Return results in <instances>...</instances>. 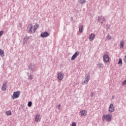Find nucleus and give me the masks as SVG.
<instances>
[{
    "instance_id": "f257e3e1",
    "label": "nucleus",
    "mask_w": 126,
    "mask_h": 126,
    "mask_svg": "<svg viewBox=\"0 0 126 126\" xmlns=\"http://www.w3.org/2000/svg\"><path fill=\"white\" fill-rule=\"evenodd\" d=\"M39 28V24H35L33 27V26L31 25V27L29 28V30L28 31V33H30V34H34L35 32H36V30Z\"/></svg>"
},
{
    "instance_id": "f03ea898",
    "label": "nucleus",
    "mask_w": 126,
    "mask_h": 126,
    "mask_svg": "<svg viewBox=\"0 0 126 126\" xmlns=\"http://www.w3.org/2000/svg\"><path fill=\"white\" fill-rule=\"evenodd\" d=\"M102 121H106V122H111L112 121V114H108L103 115L102 118Z\"/></svg>"
},
{
    "instance_id": "7ed1b4c3",
    "label": "nucleus",
    "mask_w": 126,
    "mask_h": 126,
    "mask_svg": "<svg viewBox=\"0 0 126 126\" xmlns=\"http://www.w3.org/2000/svg\"><path fill=\"white\" fill-rule=\"evenodd\" d=\"M29 69H31L32 72H34V71L36 70V64L33 63H31L29 66Z\"/></svg>"
},
{
    "instance_id": "20e7f679",
    "label": "nucleus",
    "mask_w": 126,
    "mask_h": 126,
    "mask_svg": "<svg viewBox=\"0 0 126 126\" xmlns=\"http://www.w3.org/2000/svg\"><path fill=\"white\" fill-rule=\"evenodd\" d=\"M19 96H20V91L14 92L13 94L12 98H13V99H16L18 98Z\"/></svg>"
},
{
    "instance_id": "39448f33",
    "label": "nucleus",
    "mask_w": 126,
    "mask_h": 126,
    "mask_svg": "<svg viewBox=\"0 0 126 126\" xmlns=\"http://www.w3.org/2000/svg\"><path fill=\"white\" fill-rule=\"evenodd\" d=\"M90 80V75L86 74L85 76V80L83 83V84H87Z\"/></svg>"
},
{
    "instance_id": "423d86ee",
    "label": "nucleus",
    "mask_w": 126,
    "mask_h": 126,
    "mask_svg": "<svg viewBox=\"0 0 126 126\" xmlns=\"http://www.w3.org/2000/svg\"><path fill=\"white\" fill-rule=\"evenodd\" d=\"M63 73L62 72H58L57 73V77L59 80H63Z\"/></svg>"
},
{
    "instance_id": "0eeeda50",
    "label": "nucleus",
    "mask_w": 126,
    "mask_h": 126,
    "mask_svg": "<svg viewBox=\"0 0 126 126\" xmlns=\"http://www.w3.org/2000/svg\"><path fill=\"white\" fill-rule=\"evenodd\" d=\"M103 61L105 63H109L110 62V57H109L108 54L103 55Z\"/></svg>"
},
{
    "instance_id": "6e6552de",
    "label": "nucleus",
    "mask_w": 126,
    "mask_h": 126,
    "mask_svg": "<svg viewBox=\"0 0 126 126\" xmlns=\"http://www.w3.org/2000/svg\"><path fill=\"white\" fill-rule=\"evenodd\" d=\"M49 36H50V33L46 32H42L40 34V36L42 38H46L47 37H49Z\"/></svg>"
},
{
    "instance_id": "1a4fd4ad",
    "label": "nucleus",
    "mask_w": 126,
    "mask_h": 126,
    "mask_svg": "<svg viewBox=\"0 0 126 126\" xmlns=\"http://www.w3.org/2000/svg\"><path fill=\"white\" fill-rule=\"evenodd\" d=\"M80 115L82 117H86V116H87V111L85 110H82L80 111Z\"/></svg>"
},
{
    "instance_id": "9d476101",
    "label": "nucleus",
    "mask_w": 126,
    "mask_h": 126,
    "mask_svg": "<svg viewBox=\"0 0 126 126\" xmlns=\"http://www.w3.org/2000/svg\"><path fill=\"white\" fill-rule=\"evenodd\" d=\"M108 111L109 113H113V112L115 111V107H114V105L113 104L110 105Z\"/></svg>"
},
{
    "instance_id": "9b49d317",
    "label": "nucleus",
    "mask_w": 126,
    "mask_h": 126,
    "mask_svg": "<svg viewBox=\"0 0 126 126\" xmlns=\"http://www.w3.org/2000/svg\"><path fill=\"white\" fill-rule=\"evenodd\" d=\"M97 20H98V22H100V21L102 20L101 22V24H103L104 21H105V18L104 17H103L102 16H99L98 17Z\"/></svg>"
},
{
    "instance_id": "f8f14e48",
    "label": "nucleus",
    "mask_w": 126,
    "mask_h": 126,
    "mask_svg": "<svg viewBox=\"0 0 126 126\" xmlns=\"http://www.w3.org/2000/svg\"><path fill=\"white\" fill-rule=\"evenodd\" d=\"M95 39V34L92 33L89 35V40L90 41H93Z\"/></svg>"
},
{
    "instance_id": "ddd939ff",
    "label": "nucleus",
    "mask_w": 126,
    "mask_h": 126,
    "mask_svg": "<svg viewBox=\"0 0 126 126\" xmlns=\"http://www.w3.org/2000/svg\"><path fill=\"white\" fill-rule=\"evenodd\" d=\"M41 119H40V114H37L35 118V122H40Z\"/></svg>"
},
{
    "instance_id": "4468645a",
    "label": "nucleus",
    "mask_w": 126,
    "mask_h": 126,
    "mask_svg": "<svg viewBox=\"0 0 126 126\" xmlns=\"http://www.w3.org/2000/svg\"><path fill=\"white\" fill-rule=\"evenodd\" d=\"M1 90L2 91H5L6 90V83L3 84L1 88Z\"/></svg>"
},
{
    "instance_id": "2eb2a0df",
    "label": "nucleus",
    "mask_w": 126,
    "mask_h": 126,
    "mask_svg": "<svg viewBox=\"0 0 126 126\" xmlns=\"http://www.w3.org/2000/svg\"><path fill=\"white\" fill-rule=\"evenodd\" d=\"M79 31L80 33L83 32V26L80 25L79 26Z\"/></svg>"
},
{
    "instance_id": "dca6fc26",
    "label": "nucleus",
    "mask_w": 126,
    "mask_h": 126,
    "mask_svg": "<svg viewBox=\"0 0 126 126\" xmlns=\"http://www.w3.org/2000/svg\"><path fill=\"white\" fill-rule=\"evenodd\" d=\"M28 41V37H27V36L24 37L23 45H25V44H27Z\"/></svg>"
},
{
    "instance_id": "f3484780",
    "label": "nucleus",
    "mask_w": 126,
    "mask_h": 126,
    "mask_svg": "<svg viewBox=\"0 0 126 126\" xmlns=\"http://www.w3.org/2000/svg\"><path fill=\"white\" fill-rule=\"evenodd\" d=\"M0 57H2V58H3V57H4V51H3V50L0 49Z\"/></svg>"
},
{
    "instance_id": "a211bd4d",
    "label": "nucleus",
    "mask_w": 126,
    "mask_h": 126,
    "mask_svg": "<svg viewBox=\"0 0 126 126\" xmlns=\"http://www.w3.org/2000/svg\"><path fill=\"white\" fill-rule=\"evenodd\" d=\"M124 44H125L124 40H122L120 43V49H123V48H124Z\"/></svg>"
},
{
    "instance_id": "6ab92c4d",
    "label": "nucleus",
    "mask_w": 126,
    "mask_h": 126,
    "mask_svg": "<svg viewBox=\"0 0 126 126\" xmlns=\"http://www.w3.org/2000/svg\"><path fill=\"white\" fill-rule=\"evenodd\" d=\"M97 66L98 68H103L104 65H103V64L99 63L97 64Z\"/></svg>"
},
{
    "instance_id": "aec40b11",
    "label": "nucleus",
    "mask_w": 126,
    "mask_h": 126,
    "mask_svg": "<svg viewBox=\"0 0 126 126\" xmlns=\"http://www.w3.org/2000/svg\"><path fill=\"white\" fill-rule=\"evenodd\" d=\"M79 2L81 4H84V3L86 2V1H85V0H79Z\"/></svg>"
},
{
    "instance_id": "412c9836",
    "label": "nucleus",
    "mask_w": 126,
    "mask_h": 126,
    "mask_svg": "<svg viewBox=\"0 0 126 126\" xmlns=\"http://www.w3.org/2000/svg\"><path fill=\"white\" fill-rule=\"evenodd\" d=\"M118 64H120L121 65L123 64V60H122V59L121 58L119 59V61L118 63Z\"/></svg>"
},
{
    "instance_id": "4be33fe9",
    "label": "nucleus",
    "mask_w": 126,
    "mask_h": 126,
    "mask_svg": "<svg viewBox=\"0 0 126 126\" xmlns=\"http://www.w3.org/2000/svg\"><path fill=\"white\" fill-rule=\"evenodd\" d=\"M5 114H6V116H11V111H6Z\"/></svg>"
},
{
    "instance_id": "5701e85b",
    "label": "nucleus",
    "mask_w": 126,
    "mask_h": 126,
    "mask_svg": "<svg viewBox=\"0 0 126 126\" xmlns=\"http://www.w3.org/2000/svg\"><path fill=\"white\" fill-rule=\"evenodd\" d=\"M28 76L30 80H32V79H33V75L30 74V75H28Z\"/></svg>"
},
{
    "instance_id": "b1692460",
    "label": "nucleus",
    "mask_w": 126,
    "mask_h": 126,
    "mask_svg": "<svg viewBox=\"0 0 126 126\" xmlns=\"http://www.w3.org/2000/svg\"><path fill=\"white\" fill-rule=\"evenodd\" d=\"M79 55V52L77 51L75 54H73V56H74L76 58Z\"/></svg>"
},
{
    "instance_id": "393cba45",
    "label": "nucleus",
    "mask_w": 126,
    "mask_h": 126,
    "mask_svg": "<svg viewBox=\"0 0 126 126\" xmlns=\"http://www.w3.org/2000/svg\"><path fill=\"white\" fill-rule=\"evenodd\" d=\"M28 107H31L32 106V102L29 101L28 104Z\"/></svg>"
},
{
    "instance_id": "a878e982",
    "label": "nucleus",
    "mask_w": 126,
    "mask_h": 126,
    "mask_svg": "<svg viewBox=\"0 0 126 126\" xmlns=\"http://www.w3.org/2000/svg\"><path fill=\"white\" fill-rule=\"evenodd\" d=\"M107 39H108V40H111V39H112V36L110 35V34H108L107 36Z\"/></svg>"
},
{
    "instance_id": "bb28decb",
    "label": "nucleus",
    "mask_w": 126,
    "mask_h": 126,
    "mask_svg": "<svg viewBox=\"0 0 126 126\" xmlns=\"http://www.w3.org/2000/svg\"><path fill=\"white\" fill-rule=\"evenodd\" d=\"M94 95H95V93L92 92L90 94L91 97H93Z\"/></svg>"
},
{
    "instance_id": "cd10ccee",
    "label": "nucleus",
    "mask_w": 126,
    "mask_h": 126,
    "mask_svg": "<svg viewBox=\"0 0 126 126\" xmlns=\"http://www.w3.org/2000/svg\"><path fill=\"white\" fill-rule=\"evenodd\" d=\"M4 32L3 31H0V37H1L3 35Z\"/></svg>"
},
{
    "instance_id": "c85d7f7f",
    "label": "nucleus",
    "mask_w": 126,
    "mask_h": 126,
    "mask_svg": "<svg viewBox=\"0 0 126 126\" xmlns=\"http://www.w3.org/2000/svg\"><path fill=\"white\" fill-rule=\"evenodd\" d=\"M75 59H76V57L73 55L71 57V61H74V60H75Z\"/></svg>"
},
{
    "instance_id": "c756f323",
    "label": "nucleus",
    "mask_w": 126,
    "mask_h": 126,
    "mask_svg": "<svg viewBox=\"0 0 126 126\" xmlns=\"http://www.w3.org/2000/svg\"><path fill=\"white\" fill-rule=\"evenodd\" d=\"M57 108L58 109V110H60L61 109V104H59L58 105H57Z\"/></svg>"
},
{
    "instance_id": "7c9ffc66",
    "label": "nucleus",
    "mask_w": 126,
    "mask_h": 126,
    "mask_svg": "<svg viewBox=\"0 0 126 126\" xmlns=\"http://www.w3.org/2000/svg\"><path fill=\"white\" fill-rule=\"evenodd\" d=\"M71 126H76V123L72 122Z\"/></svg>"
},
{
    "instance_id": "2f4dec72",
    "label": "nucleus",
    "mask_w": 126,
    "mask_h": 126,
    "mask_svg": "<svg viewBox=\"0 0 126 126\" xmlns=\"http://www.w3.org/2000/svg\"><path fill=\"white\" fill-rule=\"evenodd\" d=\"M125 84H126V80L122 82V85H125Z\"/></svg>"
},
{
    "instance_id": "473e14b6",
    "label": "nucleus",
    "mask_w": 126,
    "mask_h": 126,
    "mask_svg": "<svg viewBox=\"0 0 126 126\" xmlns=\"http://www.w3.org/2000/svg\"><path fill=\"white\" fill-rule=\"evenodd\" d=\"M124 61L126 63V56H125V57L124 58Z\"/></svg>"
},
{
    "instance_id": "72a5a7b5",
    "label": "nucleus",
    "mask_w": 126,
    "mask_h": 126,
    "mask_svg": "<svg viewBox=\"0 0 126 126\" xmlns=\"http://www.w3.org/2000/svg\"><path fill=\"white\" fill-rule=\"evenodd\" d=\"M27 38H28V40H29V39H31V38H32V36H27Z\"/></svg>"
},
{
    "instance_id": "f704fd0d",
    "label": "nucleus",
    "mask_w": 126,
    "mask_h": 126,
    "mask_svg": "<svg viewBox=\"0 0 126 126\" xmlns=\"http://www.w3.org/2000/svg\"><path fill=\"white\" fill-rule=\"evenodd\" d=\"M1 67H2V68H4V63L1 65Z\"/></svg>"
},
{
    "instance_id": "c9c22d12",
    "label": "nucleus",
    "mask_w": 126,
    "mask_h": 126,
    "mask_svg": "<svg viewBox=\"0 0 126 126\" xmlns=\"http://www.w3.org/2000/svg\"><path fill=\"white\" fill-rule=\"evenodd\" d=\"M114 95H113L112 96V99H115V98H114Z\"/></svg>"
}]
</instances>
